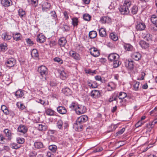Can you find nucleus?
<instances>
[{
    "label": "nucleus",
    "instance_id": "14",
    "mask_svg": "<svg viewBox=\"0 0 157 157\" xmlns=\"http://www.w3.org/2000/svg\"><path fill=\"white\" fill-rule=\"evenodd\" d=\"M27 130L28 129L23 124L20 125L17 128V131L22 134H25Z\"/></svg>",
    "mask_w": 157,
    "mask_h": 157
},
{
    "label": "nucleus",
    "instance_id": "8",
    "mask_svg": "<svg viewBox=\"0 0 157 157\" xmlns=\"http://www.w3.org/2000/svg\"><path fill=\"white\" fill-rule=\"evenodd\" d=\"M108 59L110 61H113L116 60H119V56L116 53H111L108 56Z\"/></svg>",
    "mask_w": 157,
    "mask_h": 157
},
{
    "label": "nucleus",
    "instance_id": "4",
    "mask_svg": "<svg viewBox=\"0 0 157 157\" xmlns=\"http://www.w3.org/2000/svg\"><path fill=\"white\" fill-rule=\"evenodd\" d=\"M146 28V26L145 24L142 22H137L136 25V28L137 31H143Z\"/></svg>",
    "mask_w": 157,
    "mask_h": 157
},
{
    "label": "nucleus",
    "instance_id": "52",
    "mask_svg": "<svg viewBox=\"0 0 157 157\" xmlns=\"http://www.w3.org/2000/svg\"><path fill=\"white\" fill-rule=\"evenodd\" d=\"M16 140L17 143L19 144H23L25 142V139L22 138L18 137Z\"/></svg>",
    "mask_w": 157,
    "mask_h": 157
},
{
    "label": "nucleus",
    "instance_id": "3",
    "mask_svg": "<svg viewBox=\"0 0 157 157\" xmlns=\"http://www.w3.org/2000/svg\"><path fill=\"white\" fill-rule=\"evenodd\" d=\"M86 111V108L83 105H78L76 109V113L78 115L82 114Z\"/></svg>",
    "mask_w": 157,
    "mask_h": 157
},
{
    "label": "nucleus",
    "instance_id": "1",
    "mask_svg": "<svg viewBox=\"0 0 157 157\" xmlns=\"http://www.w3.org/2000/svg\"><path fill=\"white\" fill-rule=\"evenodd\" d=\"M131 2L130 0H126L124 1L122 5L119 8V10L121 14L123 15H127L129 13L128 8L131 5Z\"/></svg>",
    "mask_w": 157,
    "mask_h": 157
},
{
    "label": "nucleus",
    "instance_id": "5",
    "mask_svg": "<svg viewBox=\"0 0 157 157\" xmlns=\"http://www.w3.org/2000/svg\"><path fill=\"white\" fill-rule=\"evenodd\" d=\"M16 63V60L13 58L8 59L5 62V64L7 67H12Z\"/></svg>",
    "mask_w": 157,
    "mask_h": 157
},
{
    "label": "nucleus",
    "instance_id": "15",
    "mask_svg": "<svg viewBox=\"0 0 157 157\" xmlns=\"http://www.w3.org/2000/svg\"><path fill=\"white\" fill-rule=\"evenodd\" d=\"M2 5L5 7H7L12 4L11 0H1Z\"/></svg>",
    "mask_w": 157,
    "mask_h": 157
},
{
    "label": "nucleus",
    "instance_id": "51",
    "mask_svg": "<svg viewBox=\"0 0 157 157\" xmlns=\"http://www.w3.org/2000/svg\"><path fill=\"white\" fill-rule=\"evenodd\" d=\"M110 38L114 41L117 40L118 38V37L113 33H110Z\"/></svg>",
    "mask_w": 157,
    "mask_h": 157
},
{
    "label": "nucleus",
    "instance_id": "7",
    "mask_svg": "<svg viewBox=\"0 0 157 157\" xmlns=\"http://www.w3.org/2000/svg\"><path fill=\"white\" fill-rule=\"evenodd\" d=\"M89 50L91 55L94 57H98L100 55L99 51L95 48H91L89 49Z\"/></svg>",
    "mask_w": 157,
    "mask_h": 157
},
{
    "label": "nucleus",
    "instance_id": "24",
    "mask_svg": "<svg viewBox=\"0 0 157 157\" xmlns=\"http://www.w3.org/2000/svg\"><path fill=\"white\" fill-rule=\"evenodd\" d=\"M62 91L63 93L67 96L71 95L72 93V91L69 88L67 87L63 89Z\"/></svg>",
    "mask_w": 157,
    "mask_h": 157
},
{
    "label": "nucleus",
    "instance_id": "29",
    "mask_svg": "<svg viewBox=\"0 0 157 157\" xmlns=\"http://www.w3.org/2000/svg\"><path fill=\"white\" fill-rule=\"evenodd\" d=\"M34 146L37 149L42 148L44 147L43 144L41 142H35L34 143Z\"/></svg>",
    "mask_w": 157,
    "mask_h": 157
},
{
    "label": "nucleus",
    "instance_id": "11",
    "mask_svg": "<svg viewBox=\"0 0 157 157\" xmlns=\"http://www.w3.org/2000/svg\"><path fill=\"white\" fill-rule=\"evenodd\" d=\"M92 97L95 98L100 97L101 96V93L99 90H92L90 93Z\"/></svg>",
    "mask_w": 157,
    "mask_h": 157
},
{
    "label": "nucleus",
    "instance_id": "31",
    "mask_svg": "<svg viewBox=\"0 0 157 157\" xmlns=\"http://www.w3.org/2000/svg\"><path fill=\"white\" fill-rule=\"evenodd\" d=\"M99 35L102 37H105L106 35V30L105 29L101 28L99 29Z\"/></svg>",
    "mask_w": 157,
    "mask_h": 157
},
{
    "label": "nucleus",
    "instance_id": "43",
    "mask_svg": "<svg viewBox=\"0 0 157 157\" xmlns=\"http://www.w3.org/2000/svg\"><path fill=\"white\" fill-rule=\"evenodd\" d=\"M138 11V8L137 6H134L132 8L131 10V12L132 14H136Z\"/></svg>",
    "mask_w": 157,
    "mask_h": 157
},
{
    "label": "nucleus",
    "instance_id": "37",
    "mask_svg": "<svg viewBox=\"0 0 157 157\" xmlns=\"http://www.w3.org/2000/svg\"><path fill=\"white\" fill-rule=\"evenodd\" d=\"M31 55L33 57H38L39 54L37 50L35 49H33L32 51Z\"/></svg>",
    "mask_w": 157,
    "mask_h": 157
},
{
    "label": "nucleus",
    "instance_id": "28",
    "mask_svg": "<svg viewBox=\"0 0 157 157\" xmlns=\"http://www.w3.org/2000/svg\"><path fill=\"white\" fill-rule=\"evenodd\" d=\"M23 91V90L19 89L16 92L15 96L17 98H21L24 95Z\"/></svg>",
    "mask_w": 157,
    "mask_h": 157
},
{
    "label": "nucleus",
    "instance_id": "21",
    "mask_svg": "<svg viewBox=\"0 0 157 157\" xmlns=\"http://www.w3.org/2000/svg\"><path fill=\"white\" fill-rule=\"evenodd\" d=\"M69 54L71 57L75 60H79L80 59L79 54L75 51H70L69 52Z\"/></svg>",
    "mask_w": 157,
    "mask_h": 157
},
{
    "label": "nucleus",
    "instance_id": "49",
    "mask_svg": "<svg viewBox=\"0 0 157 157\" xmlns=\"http://www.w3.org/2000/svg\"><path fill=\"white\" fill-rule=\"evenodd\" d=\"M91 17V16L88 14H85L83 15V18L86 21H90Z\"/></svg>",
    "mask_w": 157,
    "mask_h": 157
},
{
    "label": "nucleus",
    "instance_id": "48",
    "mask_svg": "<svg viewBox=\"0 0 157 157\" xmlns=\"http://www.w3.org/2000/svg\"><path fill=\"white\" fill-rule=\"evenodd\" d=\"M72 23L74 26H77L78 25V18L77 17H74L72 19Z\"/></svg>",
    "mask_w": 157,
    "mask_h": 157
},
{
    "label": "nucleus",
    "instance_id": "26",
    "mask_svg": "<svg viewBox=\"0 0 157 157\" xmlns=\"http://www.w3.org/2000/svg\"><path fill=\"white\" fill-rule=\"evenodd\" d=\"M3 132L5 134L6 136L7 137L8 140H10L11 139V132L7 129L4 130Z\"/></svg>",
    "mask_w": 157,
    "mask_h": 157
},
{
    "label": "nucleus",
    "instance_id": "59",
    "mask_svg": "<svg viewBox=\"0 0 157 157\" xmlns=\"http://www.w3.org/2000/svg\"><path fill=\"white\" fill-rule=\"evenodd\" d=\"M37 154V152L35 151H33L29 153V155L30 157H36Z\"/></svg>",
    "mask_w": 157,
    "mask_h": 157
},
{
    "label": "nucleus",
    "instance_id": "57",
    "mask_svg": "<svg viewBox=\"0 0 157 157\" xmlns=\"http://www.w3.org/2000/svg\"><path fill=\"white\" fill-rule=\"evenodd\" d=\"M125 128H123L117 132L116 134L117 136H120L125 131Z\"/></svg>",
    "mask_w": 157,
    "mask_h": 157
},
{
    "label": "nucleus",
    "instance_id": "38",
    "mask_svg": "<svg viewBox=\"0 0 157 157\" xmlns=\"http://www.w3.org/2000/svg\"><path fill=\"white\" fill-rule=\"evenodd\" d=\"M46 114L48 115L53 116L54 114V111L53 110L48 109L46 110L45 111Z\"/></svg>",
    "mask_w": 157,
    "mask_h": 157
},
{
    "label": "nucleus",
    "instance_id": "23",
    "mask_svg": "<svg viewBox=\"0 0 157 157\" xmlns=\"http://www.w3.org/2000/svg\"><path fill=\"white\" fill-rule=\"evenodd\" d=\"M157 123V119L154 120L151 123H149L147 124V127L148 128V131H150L151 129L154 127V125Z\"/></svg>",
    "mask_w": 157,
    "mask_h": 157
},
{
    "label": "nucleus",
    "instance_id": "18",
    "mask_svg": "<svg viewBox=\"0 0 157 157\" xmlns=\"http://www.w3.org/2000/svg\"><path fill=\"white\" fill-rule=\"evenodd\" d=\"M106 87L108 91H111L115 89L116 85L113 82H110L108 83Z\"/></svg>",
    "mask_w": 157,
    "mask_h": 157
},
{
    "label": "nucleus",
    "instance_id": "58",
    "mask_svg": "<svg viewBox=\"0 0 157 157\" xmlns=\"http://www.w3.org/2000/svg\"><path fill=\"white\" fill-rule=\"evenodd\" d=\"M140 82H137L133 86L134 89L135 90H139Z\"/></svg>",
    "mask_w": 157,
    "mask_h": 157
},
{
    "label": "nucleus",
    "instance_id": "44",
    "mask_svg": "<svg viewBox=\"0 0 157 157\" xmlns=\"http://www.w3.org/2000/svg\"><path fill=\"white\" fill-rule=\"evenodd\" d=\"M127 96V94L125 93L121 92L119 94L118 98L119 99H123L124 98L126 97Z\"/></svg>",
    "mask_w": 157,
    "mask_h": 157
},
{
    "label": "nucleus",
    "instance_id": "40",
    "mask_svg": "<svg viewBox=\"0 0 157 157\" xmlns=\"http://www.w3.org/2000/svg\"><path fill=\"white\" fill-rule=\"evenodd\" d=\"M151 20L152 22L155 25L157 24V16L155 15L152 16Z\"/></svg>",
    "mask_w": 157,
    "mask_h": 157
},
{
    "label": "nucleus",
    "instance_id": "30",
    "mask_svg": "<svg viewBox=\"0 0 157 157\" xmlns=\"http://www.w3.org/2000/svg\"><path fill=\"white\" fill-rule=\"evenodd\" d=\"M38 129L40 131H44L47 129L48 127L45 124H38Z\"/></svg>",
    "mask_w": 157,
    "mask_h": 157
},
{
    "label": "nucleus",
    "instance_id": "2",
    "mask_svg": "<svg viewBox=\"0 0 157 157\" xmlns=\"http://www.w3.org/2000/svg\"><path fill=\"white\" fill-rule=\"evenodd\" d=\"M38 71L42 77L41 79L44 81L46 80V76L48 74L47 68L44 66L41 65L38 67Z\"/></svg>",
    "mask_w": 157,
    "mask_h": 157
},
{
    "label": "nucleus",
    "instance_id": "22",
    "mask_svg": "<svg viewBox=\"0 0 157 157\" xmlns=\"http://www.w3.org/2000/svg\"><path fill=\"white\" fill-rule=\"evenodd\" d=\"M124 48L125 50L128 51H133L134 50V48L129 44H124Z\"/></svg>",
    "mask_w": 157,
    "mask_h": 157
},
{
    "label": "nucleus",
    "instance_id": "47",
    "mask_svg": "<svg viewBox=\"0 0 157 157\" xmlns=\"http://www.w3.org/2000/svg\"><path fill=\"white\" fill-rule=\"evenodd\" d=\"M88 86L92 88H96L97 87L98 85L96 82H93L92 83L89 82L88 83Z\"/></svg>",
    "mask_w": 157,
    "mask_h": 157
},
{
    "label": "nucleus",
    "instance_id": "16",
    "mask_svg": "<svg viewBox=\"0 0 157 157\" xmlns=\"http://www.w3.org/2000/svg\"><path fill=\"white\" fill-rule=\"evenodd\" d=\"M131 57L132 58L136 61L140 59L141 55L140 53L138 52H135L132 54Z\"/></svg>",
    "mask_w": 157,
    "mask_h": 157
},
{
    "label": "nucleus",
    "instance_id": "9",
    "mask_svg": "<svg viewBox=\"0 0 157 157\" xmlns=\"http://www.w3.org/2000/svg\"><path fill=\"white\" fill-rule=\"evenodd\" d=\"M73 128L76 131L79 132L83 130V125L80 123H78L76 121L75 123L73 125Z\"/></svg>",
    "mask_w": 157,
    "mask_h": 157
},
{
    "label": "nucleus",
    "instance_id": "36",
    "mask_svg": "<svg viewBox=\"0 0 157 157\" xmlns=\"http://www.w3.org/2000/svg\"><path fill=\"white\" fill-rule=\"evenodd\" d=\"M78 104L76 102H73L70 105L69 108L71 110H75L76 111V109L77 108Z\"/></svg>",
    "mask_w": 157,
    "mask_h": 157
},
{
    "label": "nucleus",
    "instance_id": "54",
    "mask_svg": "<svg viewBox=\"0 0 157 157\" xmlns=\"http://www.w3.org/2000/svg\"><path fill=\"white\" fill-rule=\"evenodd\" d=\"M145 39L147 41H151L152 40V36L150 34L148 33L145 36Z\"/></svg>",
    "mask_w": 157,
    "mask_h": 157
},
{
    "label": "nucleus",
    "instance_id": "19",
    "mask_svg": "<svg viewBox=\"0 0 157 157\" xmlns=\"http://www.w3.org/2000/svg\"><path fill=\"white\" fill-rule=\"evenodd\" d=\"M57 112L60 114H66L67 110L63 106H59L57 108Z\"/></svg>",
    "mask_w": 157,
    "mask_h": 157
},
{
    "label": "nucleus",
    "instance_id": "34",
    "mask_svg": "<svg viewBox=\"0 0 157 157\" xmlns=\"http://www.w3.org/2000/svg\"><path fill=\"white\" fill-rule=\"evenodd\" d=\"M18 14L19 16L21 18L25 17L26 13L25 11L22 9H20L18 10Z\"/></svg>",
    "mask_w": 157,
    "mask_h": 157
},
{
    "label": "nucleus",
    "instance_id": "53",
    "mask_svg": "<svg viewBox=\"0 0 157 157\" xmlns=\"http://www.w3.org/2000/svg\"><path fill=\"white\" fill-rule=\"evenodd\" d=\"M11 147L13 148L14 149H17L20 147V146L19 145L17 144L13 143L10 145Z\"/></svg>",
    "mask_w": 157,
    "mask_h": 157
},
{
    "label": "nucleus",
    "instance_id": "6",
    "mask_svg": "<svg viewBox=\"0 0 157 157\" xmlns=\"http://www.w3.org/2000/svg\"><path fill=\"white\" fill-rule=\"evenodd\" d=\"M2 81L6 85H9L11 82L12 81L10 80V77L8 75H4L2 76Z\"/></svg>",
    "mask_w": 157,
    "mask_h": 157
},
{
    "label": "nucleus",
    "instance_id": "33",
    "mask_svg": "<svg viewBox=\"0 0 157 157\" xmlns=\"http://www.w3.org/2000/svg\"><path fill=\"white\" fill-rule=\"evenodd\" d=\"M68 77L67 74L64 71H61L60 73V77L62 80H65Z\"/></svg>",
    "mask_w": 157,
    "mask_h": 157
},
{
    "label": "nucleus",
    "instance_id": "10",
    "mask_svg": "<svg viewBox=\"0 0 157 157\" xmlns=\"http://www.w3.org/2000/svg\"><path fill=\"white\" fill-rule=\"evenodd\" d=\"M133 61L131 59L130 60H126L124 62L125 67L130 70H132L133 68Z\"/></svg>",
    "mask_w": 157,
    "mask_h": 157
},
{
    "label": "nucleus",
    "instance_id": "17",
    "mask_svg": "<svg viewBox=\"0 0 157 157\" xmlns=\"http://www.w3.org/2000/svg\"><path fill=\"white\" fill-rule=\"evenodd\" d=\"M102 23H109L112 21L111 18L107 16H105L102 17L100 20Z\"/></svg>",
    "mask_w": 157,
    "mask_h": 157
},
{
    "label": "nucleus",
    "instance_id": "41",
    "mask_svg": "<svg viewBox=\"0 0 157 157\" xmlns=\"http://www.w3.org/2000/svg\"><path fill=\"white\" fill-rule=\"evenodd\" d=\"M7 49V44H0V51L4 52Z\"/></svg>",
    "mask_w": 157,
    "mask_h": 157
},
{
    "label": "nucleus",
    "instance_id": "20",
    "mask_svg": "<svg viewBox=\"0 0 157 157\" xmlns=\"http://www.w3.org/2000/svg\"><path fill=\"white\" fill-rule=\"evenodd\" d=\"M46 38L44 35L42 34H39L37 36L36 41L40 43L44 42L46 40Z\"/></svg>",
    "mask_w": 157,
    "mask_h": 157
},
{
    "label": "nucleus",
    "instance_id": "12",
    "mask_svg": "<svg viewBox=\"0 0 157 157\" xmlns=\"http://www.w3.org/2000/svg\"><path fill=\"white\" fill-rule=\"evenodd\" d=\"M12 37L13 39L16 41L21 40L22 38V36L21 34L18 32L13 33L12 34Z\"/></svg>",
    "mask_w": 157,
    "mask_h": 157
},
{
    "label": "nucleus",
    "instance_id": "13",
    "mask_svg": "<svg viewBox=\"0 0 157 157\" xmlns=\"http://www.w3.org/2000/svg\"><path fill=\"white\" fill-rule=\"evenodd\" d=\"M41 6L42 10L43 11H47L49 10L51 6L50 4L47 2H44Z\"/></svg>",
    "mask_w": 157,
    "mask_h": 157
},
{
    "label": "nucleus",
    "instance_id": "60",
    "mask_svg": "<svg viewBox=\"0 0 157 157\" xmlns=\"http://www.w3.org/2000/svg\"><path fill=\"white\" fill-rule=\"evenodd\" d=\"M5 139L3 135L1 134H0V143L3 144L5 142L4 140Z\"/></svg>",
    "mask_w": 157,
    "mask_h": 157
},
{
    "label": "nucleus",
    "instance_id": "63",
    "mask_svg": "<svg viewBox=\"0 0 157 157\" xmlns=\"http://www.w3.org/2000/svg\"><path fill=\"white\" fill-rule=\"evenodd\" d=\"M54 60L55 62H60L62 63L63 62V61L59 57H56L54 59Z\"/></svg>",
    "mask_w": 157,
    "mask_h": 157
},
{
    "label": "nucleus",
    "instance_id": "32",
    "mask_svg": "<svg viewBox=\"0 0 157 157\" xmlns=\"http://www.w3.org/2000/svg\"><path fill=\"white\" fill-rule=\"evenodd\" d=\"M140 44L142 48H147L149 46V44L144 40L140 41Z\"/></svg>",
    "mask_w": 157,
    "mask_h": 157
},
{
    "label": "nucleus",
    "instance_id": "50",
    "mask_svg": "<svg viewBox=\"0 0 157 157\" xmlns=\"http://www.w3.org/2000/svg\"><path fill=\"white\" fill-rule=\"evenodd\" d=\"M17 105L21 110H23L25 108V106L23 104L20 102H17Z\"/></svg>",
    "mask_w": 157,
    "mask_h": 157
},
{
    "label": "nucleus",
    "instance_id": "25",
    "mask_svg": "<svg viewBox=\"0 0 157 157\" xmlns=\"http://www.w3.org/2000/svg\"><path fill=\"white\" fill-rule=\"evenodd\" d=\"M67 41L64 37L60 38L58 40V44L60 47H64L66 45Z\"/></svg>",
    "mask_w": 157,
    "mask_h": 157
},
{
    "label": "nucleus",
    "instance_id": "27",
    "mask_svg": "<svg viewBox=\"0 0 157 157\" xmlns=\"http://www.w3.org/2000/svg\"><path fill=\"white\" fill-rule=\"evenodd\" d=\"M2 37L5 41H7L11 39L12 38L11 36L9 35L7 33H3Z\"/></svg>",
    "mask_w": 157,
    "mask_h": 157
},
{
    "label": "nucleus",
    "instance_id": "45",
    "mask_svg": "<svg viewBox=\"0 0 157 157\" xmlns=\"http://www.w3.org/2000/svg\"><path fill=\"white\" fill-rule=\"evenodd\" d=\"M117 128V126L116 125L111 124L108 128V132H109L113 131L115 130Z\"/></svg>",
    "mask_w": 157,
    "mask_h": 157
},
{
    "label": "nucleus",
    "instance_id": "62",
    "mask_svg": "<svg viewBox=\"0 0 157 157\" xmlns=\"http://www.w3.org/2000/svg\"><path fill=\"white\" fill-rule=\"evenodd\" d=\"M51 15L54 19H56L57 18V16L55 11L51 12Z\"/></svg>",
    "mask_w": 157,
    "mask_h": 157
},
{
    "label": "nucleus",
    "instance_id": "42",
    "mask_svg": "<svg viewBox=\"0 0 157 157\" xmlns=\"http://www.w3.org/2000/svg\"><path fill=\"white\" fill-rule=\"evenodd\" d=\"M49 149L53 152H56L57 150V146L54 145H52L49 146L48 147Z\"/></svg>",
    "mask_w": 157,
    "mask_h": 157
},
{
    "label": "nucleus",
    "instance_id": "55",
    "mask_svg": "<svg viewBox=\"0 0 157 157\" xmlns=\"http://www.w3.org/2000/svg\"><path fill=\"white\" fill-rule=\"evenodd\" d=\"M113 67L114 68H117L118 67L119 65L120 64L119 63V62L118 60H116L113 61Z\"/></svg>",
    "mask_w": 157,
    "mask_h": 157
},
{
    "label": "nucleus",
    "instance_id": "56",
    "mask_svg": "<svg viewBox=\"0 0 157 157\" xmlns=\"http://www.w3.org/2000/svg\"><path fill=\"white\" fill-rule=\"evenodd\" d=\"M79 119H82V120L84 122H86L88 120V117L86 115L81 116L79 117Z\"/></svg>",
    "mask_w": 157,
    "mask_h": 157
},
{
    "label": "nucleus",
    "instance_id": "35",
    "mask_svg": "<svg viewBox=\"0 0 157 157\" xmlns=\"http://www.w3.org/2000/svg\"><path fill=\"white\" fill-rule=\"evenodd\" d=\"M89 36L91 39L95 38L97 36V33L96 31H92L89 33Z\"/></svg>",
    "mask_w": 157,
    "mask_h": 157
},
{
    "label": "nucleus",
    "instance_id": "64",
    "mask_svg": "<svg viewBox=\"0 0 157 157\" xmlns=\"http://www.w3.org/2000/svg\"><path fill=\"white\" fill-rule=\"evenodd\" d=\"M143 124V123L142 122V121L139 120L138 122L136 124V127H138L141 126Z\"/></svg>",
    "mask_w": 157,
    "mask_h": 157
},
{
    "label": "nucleus",
    "instance_id": "39",
    "mask_svg": "<svg viewBox=\"0 0 157 157\" xmlns=\"http://www.w3.org/2000/svg\"><path fill=\"white\" fill-rule=\"evenodd\" d=\"M56 126L59 129H62L63 128V123L61 120H58L56 123Z\"/></svg>",
    "mask_w": 157,
    "mask_h": 157
},
{
    "label": "nucleus",
    "instance_id": "61",
    "mask_svg": "<svg viewBox=\"0 0 157 157\" xmlns=\"http://www.w3.org/2000/svg\"><path fill=\"white\" fill-rule=\"evenodd\" d=\"M26 42L28 44H29L30 45H32L34 44V43L33 41L29 38H27L26 39Z\"/></svg>",
    "mask_w": 157,
    "mask_h": 157
},
{
    "label": "nucleus",
    "instance_id": "46",
    "mask_svg": "<svg viewBox=\"0 0 157 157\" xmlns=\"http://www.w3.org/2000/svg\"><path fill=\"white\" fill-rule=\"evenodd\" d=\"M27 1L29 4H31L35 6H36L38 5V0H27Z\"/></svg>",
    "mask_w": 157,
    "mask_h": 157
}]
</instances>
